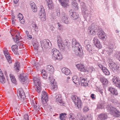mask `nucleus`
Here are the masks:
<instances>
[{
    "label": "nucleus",
    "instance_id": "1",
    "mask_svg": "<svg viewBox=\"0 0 120 120\" xmlns=\"http://www.w3.org/2000/svg\"><path fill=\"white\" fill-rule=\"evenodd\" d=\"M72 41V46L73 48L75 49V54L79 56L82 55L83 53L81 52L80 48H81V46L75 38H73Z\"/></svg>",
    "mask_w": 120,
    "mask_h": 120
},
{
    "label": "nucleus",
    "instance_id": "2",
    "mask_svg": "<svg viewBox=\"0 0 120 120\" xmlns=\"http://www.w3.org/2000/svg\"><path fill=\"white\" fill-rule=\"evenodd\" d=\"M107 109L109 111L110 114L113 115L116 117L120 116V112L116 108L110 106H108L106 107Z\"/></svg>",
    "mask_w": 120,
    "mask_h": 120
},
{
    "label": "nucleus",
    "instance_id": "3",
    "mask_svg": "<svg viewBox=\"0 0 120 120\" xmlns=\"http://www.w3.org/2000/svg\"><path fill=\"white\" fill-rule=\"evenodd\" d=\"M100 28L96 25H95L94 24L92 23L91 26H90L88 30V32L91 34L94 35L97 32H98Z\"/></svg>",
    "mask_w": 120,
    "mask_h": 120
},
{
    "label": "nucleus",
    "instance_id": "4",
    "mask_svg": "<svg viewBox=\"0 0 120 120\" xmlns=\"http://www.w3.org/2000/svg\"><path fill=\"white\" fill-rule=\"evenodd\" d=\"M51 54L53 57V58L56 60H60L62 59L63 57L61 53H59V51L56 49H53L51 51Z\"/></svg>",
    "mask_w": 120,
    "mask_h": 120
},
{
    "label": "nucleus",
    "instance_id": "5",
    "mask_svg": "<svg viewBox=\"0 0 120 120\" xmlns=\"http://www.w3.org/2000/svg\"><path fill=\"white\" fill-rule=\"evenodd\" d=\"M71 99L73 101L75 105L79 109L81 108L82 103L81 100L76 95H72L71 97Z\"/></svg>",
    "mask_w": 120,
    "mask_h": 120
},
{
    "label": "nucleus",
    "instance_id": "6",
    "mask_svg": "<svg viewBox=\"0 0 120 120\" xmlns=\"http://www.w3.org/2000/svg\"><path fill=\"white\" fill-rule=\"evenodd\" d=\"M69 41L68 40H65L63 41L62 43L58 44V45L59 48L60 50L62 51H64L65 48L67 47L69 48L68 46Z\"/></svg>",
    "mask_w": 120,
    "mask_h": 120
},
{
    "label": "nucleus",
    "instance_id": "7",
    "mask_svg": "<svg viewBox=\"0 0 120 120\" xmlns=\"http://www.w3.org/2000/svg\"><path fill=\"white\" fill-rule=\"evenodd\" d=\"M50 41L47 39H44L41 41V46L42 49L45 50L49 47H51L49 46V43L51 44Z\"/></svg>",
    "mask_w": 120,
    "mask_h": 120
},
{
    "label": "nucleus",
    "instance_id": "8",
    "mask_svg": "<svg viewBox=\"0 0 120 120\" xmlns=\"http://www.w3.org/2000/svg\"><path fill=\"white\" fill-rule=\"evenodd\" d=\"M109 67L111 70L115 73H118L120 72V67L115 63H113L111 65H110V66Z\"/></svg>",
    "mask_w": 120,
    "mask_h": 120
},
{
    "label": "nucleus",
    "instance_id": "9",
    "mask_svg": "<svg viewBox=\"0 0 120 120\" xmlns=\"http://www.w3.org/2000/svg\"><path fill=\"white\" fill-rule=\"evenodd\" d=\"M112 82L115 84L116 86L120 89V80L119 77L114 76L112 79Z\"/></svg>",
    "mask_w": 120,
    "mask_h": 120
},
{
    "label": "nucleus",
    "instance_id": "10",
    "mask_svg": "<svg viewBox=\"0 0 120 120\" xmlns=\"http://www.w3.org/2000/svg\"><path fill=\"white\" fill-rule=\"evenodd\" d=\"M41 100L43 103L44 104L46 103L48 101L47 94L46 92L45 91L42 92V94Z\"/></svg>",
    "mask_w": 120,
    "mask_h": 120
},
{
    "label": "nucleus",
    "instance_id": "11",
    "mask_svg": "<svg viewBox=\"0 0 120 120\" xmlns=\"http://www.w3.org/2000/svg\"><path fill=\"white\" fill-rule=\"evenodd\" d=\"M67 16L64 12L61 13V20L63 23L65 24H68L69 23Z\"/></svg>",
    "mask_w": 120,
    "mask_h": 120
},
{
    "label": "nucleus",
    "instance_id": "12",
    "mask_svg": "<svg viewBox=\"0 0 120 120\" xmlns=\"http://www.w3.org/2000/svg\"><path fill=\"white\" fill-rule=\"evenodd\" d=\"M69 14L71 16V18L74 20L77 19L79 17V15L78 13L74 12L72 10L69 11Z\"/></svg>",
    "mask_w": 120,
    "mask_h": 120
},
{
    "label": "nucleus",
    "instance_id": "13",
    "mask_svg": "<svg viewBox=\"0 0 120 120\" xmlns=\"http://www.w3.org/2000/svg\"><path fill=\"white\" fill-rule=\"evenodd\" d=\"M93 42L94 45L96 47L98 48H101V45L97 37H95L94 38L93 40Z\"/></svg>",
    "mask_w": 120,
    "mask_h": 120
},
{
    "label": "nucleus",
    "instance_id": "14",
    "mask_svg": "<svg viewBox=\"0 0 120 120\" xmlns=\"http://www.w3.org/2000/svg\"><path fill=\"white\" fill-rule=\"evenodd\" d=\"M17 95L19 97L24 99L25 96L22 88H20L17 90Z\"/></svg>",
    "mask_w": 120,
    "mask_h": 120
},
{
    "label": "nucleus",
    "instance_id": "15",
    "mask_svg": "<svg viewBox=\"0 0 120 120\" xmlns=\"http://www.w3.org/2000/svg\"><path fill=\"white\" fill-rule=\"evenodd\" d=\"M27 79L26 75L24 74H20L19 77V80L23 84L27 82Z\"/></svg>",
    "mask_w": 120,
    "mask_h": 120
},
{
    "label": "nucleus",
    "instance_id": "16",
    "mask_svg": "<svg viewBox=\"0 0 120 120\" xmlns=\"http://www.w3.org/2000/svg\"><path fill=\"white\" fill-rule=\"evenodd\" d=\"M98 32H97V35L99 38L102 40H105V36L104 34V32L102 30V29L100 28Z\"/></svg>",
    "mask_w": 120,
    "mask_h": 120
},
{
    "label": "nucleus",
    "instance_id": "17",
    "mask_svg": "<svg viewBox=\"0 0 120 120\" xmlns=\"http://www.w3.org/2000/svg\"><path fill=\"white\" fill-rule=\"evenodd\" d=\"M77 68L80 71H83L84 72H86V68L84 65L83 64H80L76 65Z\"/></svg>",
    "mask_w": 120,
    "mask_h": 120
},
{
    "label": "nucleus",
    "instance_id": "18",
    "mask_svg": "<svg viewBox=\"0 0 120 120\" xmlns=\"http://www.w3.org/2000/svg\"><path fill=\"white\" fill-rule=\"evenodd\" d=\"M81 84L82 86H86L88 85L87 82V79H84L83 77H81L80 78Z\"/></svg>",
    "mask_w": 120,
    "mask_h": 120
},
{
    "label": "nucleus",
    "instance_id": "19",
    "mask_svg": "<svg viewBox=\"0 0 120 120\" xmlns=\"http://www.w3.org/2000/svg\"><path fill=\"white\" fill-rule=\"evenodd\" d=\"M108 116L106 114H101L98 116V120H105L107 119Z\"/></svg>",
    "mask_w": 120,
    "mask_h": 120
},
{
    "label": "nucleus",
    "instance_id": "20",
    "mask_svg": "<svg viewBox=\"0 0 120 120\" xmlns=\"http://www.w3.org/2000/svg\"><path fill=\"white\" fill-rule=\"evenodd\" d=\"M6 82L4 74L2 71L0 69V82L2 83H4Z\"/></svg>",
    "mask_w": 120,
    "mask_h": 120
},
{
    "label": "nucleus",
    "instance_id": "21",
    "mask_svg": "<svg viewBox=\"0 0 120 120\" xmlns=\"http://www.w3.org/2000/svg\"><path fill=\"white\" fill-rule=\"evenodd\" d=\"M39 15L40 16H42L43 18L45 17V9L42 6H41V9L39 13Z\"/></svg>",
    "mask_w": 120,
    "mask_h": 120
},
{
    "label": "nucleus",
    "instance_id": "22",
    "mask_svg": "<svg viewBox=\"0 0 120 120\" xmlns=\"http://www.w3.org/2000/svg\"><path fill=\"white\" fill-rule=\"evenodd\" d=\"M20 37H21L19 35L18 36L17 35H16L15 38H13L14 41L17 43L18 45L19 46V47L22 44L21 42L18 41L19 40V38Z\"/></svg>",
    "mask_w": 120,
    "mask_h": 120
},
{
    "label": "nucleus",
    "instance_id": "23",
    "mask_svg": "<svg viewBox=\"0 0 120 120\" xmlns=\"http://www.w3.org/2000/svg\"><path fill=\"white\" fill-rule=\"evenodd\" d=\"M30 4L34 12H36L37 11V6L34 3L31 1L30 2Z\"/></svg>",
    "mask_w": 120,
    "mask_h": 120
},
{
    "label": "nucleus",
    "instance_id": "24",
    "mask_svg": "<svg viewBox=\"0 0 120 120\" xmlns=\"http://www.w3.org/2000/svg\"><path fill=\"white\" fill-rule=\"evenodd\" d=\"M4 54L9 63H11L12 62L11 57L9 56V54L7 52L4 51Z\"/></svg>",
    "mask_w": 120,
    "mask_h": 120
},
{
    "label": "nucleus",
    "instance_id": "25",
    "mask_svg": "<svg viewBox=\"0 0 120 120\" xmlns=\"http://www.w3.org/2000/svg\"><path fill=\"white\" fill-rule=\"evenodd\" d=\"M46 69L47 71L50 74H52L54 72V69L53 66L52 65H47L46 67Z\"/></svg>",
    "mask_w": 120,
    "mask_h": 120
},
{
    "label": "nucleus",
    "instance_id": "26",
    "mask_svg": "<svg viewBox=\"0 0 120 120\" xmlns=\"http://www.w3.org/2000/svg\"><path fill=\"white\" fill-rule=\"evenodd\" d=\"M99 79L100 81L103 85H106L107 84L108 81V80L104 77L102 76H100Z\"/></svg>",
    "mask_w": 120,
    "mask_h": 120
},
{
    "label": "nucleus",
    "instance_id": "27",
    "mask_svg": "<svg viewBox=\"0 0 120 120\" xmlns=\"http://www.w3.org/2000/svg\"><path fill=\"white\" fill-rule=\"evenodd\" d=\"M108 90L110 91L111 93L113 94L114 95H117L118 94L116 90L113 88L110 87H109Z\"/></svg>",
    "mask_w": 120,
    "mask_h": 120
},
{
    "label": "nucleus",
    "instance_id": "28",
    "mask_svg": "<svg viewBox=\"0 0 120 120\" xmlns=\"http://www.w3.org/2000/svg\"><path fill=\"white\" fill-rule=\"evenodd\" d=\"M33 81L34 83V85L36 86L37 85H41V82L40 79L34 77L33 78Z\"/></svg>",
    "mask_w": 120,
    "mask_h": 120
},
{
    "label": "nucleus",
    "instance_id": "29",
    "mask_svg": "<svg viewBox=\"0 0 120 120\" xmlns=\"http://www.w3.org/2000/svg\"><path fill=\"white\" fill-rule=\"evenodd\" d=\"M18 46L16 45H13L11 47V49L12 51L14 52V53L16 55H18L19 53L18 52Z\"/></svg>",
    "mask_w": 120,
    "mask_h": 120
},
{
    "label": "nucleus",
    "instance_id": "30",
    "mask_svg": "<svg viewBox=\"0 0 120 120\" xmlns=\"http://www.w3.org/2000/svg\"><path fill=\"white\" fill-rule=\"evenodd\" d=\"M49 81L51 82V83H52V87L53 89H56V88H57V86L56 85H54V81L55 80V79H52V76H50L49 78Z\"/></svg>",
    "mask_w": 120,
    "mask_h": 120
},
{
    "label": "nucleus",
    "instance_id": "31",
    "mask_svg": "<svg viewBox=\"0 0 120 120\" xmlns=\"http://www.w3.org/2000/svg\"><path fill=\"white\" fill-rule=\"evenodd\" d=\"M46 1L49 8L51 10L53 9V5L52 0H46Z\"/></svg>",
    "mask_w": 120,
    "mask_h": 120
},
{
    "label": "nucleus",
    "instance_id": "32",
    "mask_svg": "<svg viewBox=\"0 0 120 120\" xmlns=\"http://www.w3.org/2000/svg\"><path fill=\"white\" fill-rule=\"evenodd\" d=\"M72 80L73 82L75 84L80 85L79 79L77 76L76 75L72 77Z\"/></svg>",
    "mask_w": 120,
    "mask_h": 120
},
{
    "label": "nucleus",
    "instance_id": "33",
    "mask_svg": "<svg viewBox=\"0 0 120 120\" xmlns=\"http://www.w3.org/2000/svg\"><path fill=\"white\" fill-rule=\"evenodd\" d=\"M62 71L63 73L66 75H69L70 73V70L67 68H63L62 69Z\"/></svg>",
    "mask_w": 120,
    "mask_h": 120
},
{
    "label": "nucleus",
    "instance_id": "34",
    "mask_svg": "<svg viewBox=\"0 0 120 120\" xmlns=\"http://www.w3.org/2000/svg\"><path fill=\"white\" fill-rule=\"evenodd\" d=\"M59 1L63 7H65L68 5V0H59Z\"/></svg>",
    "mask_w": 120,
    "mask_h": 120
},
{
    "label": "nucleus",
    "instance_id": "35",
    "mask_svg": "<svg viewBox=\"0 0 120 120\" xmlns=\"http://www.w3.org/2000/svg\"><path fill=\"white\" fill-rule=\"evenodd\" d=\"M61 97L60 95H57L55 97V99L57 102H59L60 103H62V101Z\"/></svg>",
    "mask_w": 120,
    "mask_h": 120
},
{
    "label": "nucleus",
    "instance_id": "36",
    "mask_svg": "<svg viewBox=\"0 0 120 120\" xmlns=\"http://www.w3.org/2000/svg\"><path fill=\"white\" fill-rule=\"evenodd\" d=\"M86 48L87 50L90 52H92V51L94 50V48L91 45H88L87 46H86Z\"/></svg>",
    "mask_w": 120,
    "mask_h": 120
},
{
    "label": "nucleus",
    "instance_id": "37",
    "mask_svg": "<svg viewBox=\"0 0 120 120\" xmlns=\"http://www.w3.org/2000/svg\"><path fill=\"white\" fill-rule=\"evenodd\" d=\"M86 72H85L88 73L92 72L95 71V68L93 67H89V68H86Z\"/></svg>",
    "mask_w": 120,
    "mask_h": 120
},
{
    "label": "nucleus",
    "instance_id": "38",
    "mask_svg": "<svg viewBox=\"0 0 120 120\" xmlns=\"http://www.w3.org/2000/svg\"><path fill=\"white\" fill-rule=\"evenodd\" d=\"M33 44L35 50H38V47L39 45L38 42L36 41H34L33 42Z\"/></svg>",
    "mask_w": 120,
    "mask_h": 120
},
{
    "label": "nucleus",
    "instance_id": "39",
    "mask_svg": "<svg viewBox=\"0 0 120 120\" xmlns=\"http://www.w3.org/2000/svg\"><path fill=\"white\" fill-rule=\"evenodd\" d=\"M102 72L106 75H109L110 73L108 70L106 68H104L102 69Z\"/></svg>",
    "mask_w": 120,
    "mask_h": 120
},
{
    "label": "nucleus",
    "instance_id": "40",
    "mask_svg": "<svg viewBox=\"0 0 120 120\" xmlns=\"http://www.w3.org/2000/svg\"><path fill=\"white\" fill-rule=\"evenodd\" d=\"M10 76L12 82L13 83L15 84L16 82V80L15 78V76L12 74H10Z\"/></svg>",
    "mask_w": 120,
    "mask_h": 120
},
{
    "label": "nucleus",
    "instance_id": "41",
    "mask_svg": "<svg viewBox=\"0 0 120 120\" xmlns=\"http://www.w3.org/2000/svg\"><path fill=\"white\" fill-rule=\"evenodd\" d=\"M82 11L83 14L85 15L84 16L87 17L88 15V11L87 10V9H86V8L83 9L82 8Z\"/></svg>",
    "mask_w": 120,
    "mask_h": 120
},
{
    "label": "nucleus",
    "instance_id": "42",
    "mask_svg": "<svg viewBox=\"0 0 120 120\" xmlns=\"http://www.w3.org/2000/svg\"><path fill=\"white\" fill-rule=\"evenodd\" d=\"M57 44L62 43L63 41L62 40L61 37L59 35L57 36Z\"/></svg>",
    "mask_w": 120,
    "mask_h": 120
},
{
    "label": "nucleus",
    "instance_id": "43",
    "mask_svg": "<svg viewBox=\"0 0 120 120\" xmlns=\"http://www.w3.org/2000/svg\"><path fill=\"white\" fill-rule=\"evenodd\" d=\"M66 115L65 113H61L60 114V118L61 120H64L65 119V115Z\"/></svg>",
    "mask_w": 120,
    "mask_h": 120
},
{
    "label": "nucleus",
    "instance_id": "44",
    "mask_svg": "<svg viewBox=\"0 0 120 120\" xmlns=\"http://www.w3.org/2000/svg\"><path fill=\"white\" fill-rule=\"evenodd\" d=\"M108 105H107V104L105 103L103 104H101L100 105L98 106V108L102 109L103 108H104L105 107L106 108L107 107Z\"/></svg>",
    "mask_w": 120,
    "mask_h": 120
},
{
    "label": "nucleus",
    "instance_id": "45",
    "mask_svg": "<svg viewBox=\"0 0 120 120\" xmlns=\"http://www.w3.org/2000/svg\"><path fill=\"white\" fill-rule=\"evenodd\" d=\"M19 63L17 62H16L15 63V68L16 69V70L17 71V72H18V71L19 70Z\"/></svg>",
    "mask_w": 120,
    "mask_h": 120
},
{
    "label": "nucleus",
    "instance_id": "46",
    "mask_svg": "<svg viewBox=\"0 0 120 120\" xmlns=\"http://www.w3.org/2000/svg\"><path fill=\"white\" fill-rule=\"evenodd\" d=\"M70 120H74L75 116L72 113H71L69 114V116Z\"/></svg>",
    "mask_w": 120,
    "mask_h": 120
},
{
    "label": "nucleus",
    "instance_id": "47",
    "mask_svg": "<svg viewBox=\"0 0 120 120\" xmlns=\"http://www.w3.org/2000/svg\"><path fill=\"white\" fill-rule=\"evenodd\" d=\"M54 15L56 16H58L60 15V12L59 9L57 8L56 9V11L54 12Z\"/></svg>",
    "mask_w": 120,
    "mask_h": 120
},
{
    "label": "nucleus",
    "instance_id": "48",
    "mask_svg": "<svg viewBox=\"0 0 120 120\" xmlns=\"http://www.w3.org/2000/svg\"><path fill=\"white\" fill-rule=\"evenodd\" d=\"M41 85H38L36 87V89L37 90V92L38 93L40 92L41 91Z\"/></svg>",
    "mask_w": 120,
    "mask_h": 120
},
{
    "label": "nucleus",
    "instance_id": "49",
    "mask_svg": "<svg viewBox=\"0 0 120 120\" xmlns=\"http://www.w3.org/2000/svg\"><path fill=\"white\" fill-rule=\"evenodd\" d=\"M32 26L34 29L35 31H37V29L38 28V27L37 26L36 23L34 22L32 24Z\"/></svg>",
    "mask_w": 120,
    "mask_h": 120
},
{
    "label": "nucleus",
    "instance_id": "50",
    "mask_svg": "<svg viewBox=\"0 0 120 120\" xmlns=\"http://www.w3.org/2000/svg\"><path fill=\"white\" fill-rule=\"evenodd\" d=\"M115 55L116 57L120 61V52H117Z\"/></svg>",
    "mask_w": 120,
    "mask_h": 120
},
{
    "label": "nucleus",
    "instance_id": "51",
    "mask_svg": "<svg viewBox=\"0 0 120 120\" xmlns=\"http://www.w3.org/2000/svg\"><path fill=\"white\" fill-rule=\"evenodd\" d=\"M57 26L59 30L61 31L63 30V27L62 25L58 23L57 24Z\"/></svg>",
    "mask_w": 120,
    "mask_h": 120
},
{
    "label": "nucleus",
    "instance_id": "52",
    "mask_svg": "<svg viewBox=\"0 0 120 120\" xmlns=\"http://www.w3.org/2000/svg\"><path fill=\"white\" fill-rule=\"evenodd\" d=\"M72 4L73 6V7H74L76 8V9H78V7L77 3L75 2H73L72 3Z\"/></svg>",
    "mask_w": 120,
    "mask_h": 120
},
{
    "label": "nucleus",
    "instance_id": "53",
    "mask_svg": "<svg viewBox=\"0 0 120 120\" xmlns=\"http://www.w3.org/2000/svg\"><path fill=\"white\" fill-rule=\"evenodd\" d=\"M109 66V67L110 66V65H111L114 63L112 61V60L111 59H109L108 60Z\"/></svg>",
    "mask_w": 120,
    "mask_h": 120
},
{
    "label": "nucleus",
    "instance_id": "54",
    "mask_svg": "<svg viewBox=\"0 0 120 120\" xmlns=\"http://www.w3.org/2000/svg\"><path fill=\"white\" fill-rule=\"evenodd\" d=\"M89 41L88 40H85L84 42V44L85 45V46H87L88 45H90V43H89Z\"/></svg>",
    "mask_w": 120,
    "mask_h": 120
},
{
    "label": "nucleus",
    "instance_id": "55",
    "mask_svg": "<svg viewBox=\"0 0 120 120\" xmlns=\"http://www.w3.org/2000/svg\"><path fill=\"white\" fill-rule=\"evenodd\" d=\"M89 110V109L86 106L84 108L83 111V112H86L88 111Z\"/></svg>",
    "mask_w": 120,
    "mask_h": 120
},
{
    "label": "nucleus",
    "instance_id": "56",
    "mask_svg": "<svg viewBox=\"0 0 120 120\" xmlns=\"http://www.w3.org/2000/svg\"><path fill=\"white\" fill-rule=\"evenodd\" d=\"M17 18H19V20H20V19H21V18H22V19H23V16H22V15L21 13H19L18 14Z\"/></svg>",
    "mask_w": 120,
    "mask_h": 120
},
{
    "label": "nucleus",
    "instance_id": "57",
    "mask_svg": "<svg viewBox=\"0 0 120 120\" xmlns=\"http://www.w3.org/2000/svg\"><path fill=\"white\" fill-rule=\"evenodd\" d=\"M113 48V46L112 45H111V46H109V52H111L113 51L112 49Z\"/></svg>",
    "mask_w": 120,
    "mask_h": 120
},
{
    "label": "nucleus",
    "instance_id": "58",
    "mask_svg": "<svg viewBox=\"0 0 120 120\" xmlns=\"http://www.w3.org/2000/svg\"><path fill=\"white\" fill-rule=\"evenodd\" d=\"M24 118L25 120H29V117L27 114H26L24 115Z\"/></svg>",
    "mask_w": 120,
    "mask_h": 120
},
{
    "label": "nucleus",
    "instance_id": "59",
    "mask_svg": "<svg viewBox=\"0 0 120 120\" xmlns=\"http://www.w3.org/2000/svg\"><path fill=\"white\" fill-rule=\"evenodd\" d=\"M81 6L82 7V9H84L86 8V6L85 4L84 3H82L81 4Z\"/></svg>",
    "mask_w": 120,
    "mask_h": 120
},
{
    "label": "nucleus",
    "instance_id": "60",
    "mask_svg": "<svg viewBox=\"0 0 120 120\" xmlns=\"http://www.w3.org/2000/svg\"><path fill=\"white\" fill-rule=\"evenodd\" d=\"M31 103L32 105H34L35 104L36 105L37 104V103H36L35 100H33L32 99L31 100Z\"/></svg>",
    "mask_w": 120,
    "mask_h": 120
},
{
    "label": "nucleus",
    "instance_id": "61",
    "mask_svg": "<svg viewBox=\"0 0 120 120\" xmlns=\"http://www.w3.org/2000/svg\"><path fill=\"white\" fill-rule=\"evenodd\" d=\"M33 105L35 109H37L39 108V106L38 105V104H37L36 105L35 104L34 105Z\"/></svg>",
    "mask_w": 120,
    "mask_h": 120
},
{
    "label": "nucleus",
    "instance_id": "62",
    "mask_svg": "<svg viewBox=\"0 0 120 120\" xmlns=\"http://www.w3.org/2000/svg\"><path fill=\"white\" fill-rule=\"evenodd\" d=\"M86 119L87 120H91L92 118L90 115H88L87 116Z\"/></svg>",
    "mask_w": 120,
    "mask_h": 120
},
{
    "label": "nucleus",
    "instance_id": "63",
    "mask_svg": "<svg viewBox=\"0 0 120 120\" xmlns=\"http://www.w3.org/2000/svg\"><path fill=\"white\" fill-rule=\"evenodd\" d=\"M98 65L99 66V67H100V68H101V69L102 70V69L104 68H105L101 64H98Z\"/></svg>",
    "mask_w": 120,
    "mask_h": 120
},
{
    "label": "nucleus",
    "instance_id": "64",
    "mask_svg": "<svg viewBox=\"0 0 120 120\" xmlns=\"http://www.w3.org/2000/svg\"><path fill=\"white\" fill-rule=\"evenodd\" d=\"M20 23L23 24L25 22V20L24 19H22V18H21V19L20 20Z\"/></svg>",
    "mask_w": 120,
    "mask_h": 120
}]
</instances>
